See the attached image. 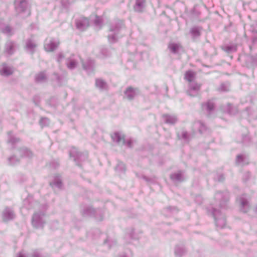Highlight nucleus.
<instances>
[{
	"label": "nucleus",
	"instance_id": "obj_1",
	"mask_svg": "<svg viewBox=\"0 0 257 257\" xmlns=\"http://www.w3.org/2000/svg\"><path fill=\"white\" fill-rule=\"evenodd\" d=\"M59 44L58 39L49 37L45 41L44 49L47 52H53L57 48Z\"/></svg>",
	"mask_w": 257,
	"mask_h": 257
},
{
	"label": "nucleus",
	"instance_id": "obj_2",
	"mask_svg": "<svg viewBox=\"0 0 257 257\" xmlns=\"http://www.w3.org/2000/svg\"><path fill=\"white\" fill-rule=\"evenodd\" d=\"M45 215L44 213H35L32 218V223L36 228H41L43 226L45 223Z\"/></svg>",
	"mask_w": 257,
	"mask_h": 257
},
{
	"label": "nucleus",
	"instance_id": "obj_3",
	"mask_svg": "<svg viewBox=\"0 0 257 257\" xmlns=\"http://www.w3.org/2000/svg\"><path fill=\"white\" fill-rule=\"evenodd\" d=\"M15 5L18 12H25L27 15L30 14L29 10L27 9V4L26 0H15Z\"/></svg>",
	"mask_w": 257,
	"mask_h": 257
},
{
	"label": "nucleus",
	"instance_id": "obj_4",
	"mask_svg": "<svg viewBox=\"0 0 257 257\" xmlns=\"http://www.w3.org/2000/svg\"><path fill=\"white\" fill-rule=\"evenodd\" d=\"M139 94V91L138 89L129 87L124 91V97L128 100H132Z\"/></svg>",
	"mask_w": 257,
	"mask_h": 257
},
{
	"label": "nucleus",
	"instance_id": "obj_5",
	"mask_svg": "<svg viewBox=\"0 0 257 257\" xmlns=\"http://www.w3.org/2000/svg\"><path fill=\"white\" fill-rule=\"evenodd\" d=\"M122 31V29L115 28L114 29L110 28L109 34L108 35V40L110 43H114L116 41V35Z\"/></svg>",
	"mask_w": 257,
	"mask_h": 257
},
{
	"label": "nucleus",
	"instance_id": "obj_6",
	"mask_svg": "<svg viewBox=\"0 0 257 257\" xmlns=\"http://www.w3.org/2000/svg\"><path fill=\"white\" fill-rule=\"evenodd\" d=\"M111 138L114 142H116L119 145H124L125 144L124 136L121 133H115L111 135Z\"/></svg>",
	"mask_w": 257,
	"mask_h": 257
},
{
	"label": "nucleus",
	"instance_id": "obj_7",
	"mask_svg": "<svg viewBox=\"0 0 257 257\" xmlns=\"http://www.w3.org/2000/svg\"><path fill=\"white\" fill-rule=\"evenodd\" d=\"M89 25V21L86 18H82L76 21V26L78 29L84 30Z\"/></svg>",
	"mask_w": 257,
	"mask_h": 257
},
{
	"label": "nucleus",
	"instance_id": "obj_8",
	"mask_svg": "<svg viewBox=\"0 0 257 257\" xmlns=\"http://www.w3.org/2000/svg\"><path fill=\"white\" fill-rule=\"evenodd\" d=\"M13 69L5 64L0 65V74L2 75L7 76L12 74Z\"/></svg>",
	"mask_w": 257,
	"mask_h": 257
},
{
	"label": "nucleus",
	"instance_id": "obj_9",
	"mask_svg": "<svg viewBox=\"0 0 257 257\" xmlns=\"http://www.w3.org/2000/svg\"><path fill=\"white\" fill-rule=\"evenodd\" d=\"M14 217L13 211L9 209L6 208L3 212V217L5 221L12 219Z\"/></svg>",
	"mask_w": 257,
	"mask_h": 257
},
{
	"label": "nucleus",
	"instance_id": "obj_10",
	"mask_svg": "<svg viewBox=\"0 0 257 257\" xmlns=\"http://www.w3.org/2000/svg\"><path fill=\"white\" fill-rule=\"evenodd\" d=\"M145 7V0H136V4L134 7L136 11L141 12L143 11Z\"/></svg>",
	"mask_w": 257,
	"mask_h": 257
},
{
	"label": "nucleus",
	"instance_id": "obj_11",
	"mask_svg": "<svg viewBox=\"0 0 257 257\" xmlns=\"http://www.w3.org/2000/svg\"><path fill=\"white\" fill-rule=\"evenodd\" d=\"M36 46L37 45L35 43V42L32 40H28L26 43V48L29 52L33 53L34 52Z\"/></svg>",
	"mask_w": 257,
	"mask_h": 257
},
{
	"label": "nucleus",
	"instance_id": "obj_12",
	"mask_svg": "<svg viewBox=\"0 0 257 257\" xmlns=\"http://www.w3.org/2000/svg\"><path fill=\"white\" fill-rule=\"evenodd\" d=\"M15 44L10 41L7 42L5 45V51L8 54H11L14 52Z\"/></svg>",
	"mask_w": 257,
	"mask_h": 257
},
{
	"label": "nucleus",
	"instance_id": "obj_13",
	"mask_svg": "<svg viewBox=\"0 0 257 257\" xmlns=\"http://www.w3.org/2000/svg\"><path fill=\"white\" fill-rule=\"evenodd\" d=\"M170 50L174 53H178L182 48V46L179 43H171L169 45Z\"/></svg>",
	"mask_w": 257,
	"mask_h": 257
},
{
	"label": "nucleus",
	"instance_id": "obj_14",
	"mask_svg": "<svg viewBox=\"0 0 257 257\" xmlns=\"http://www.w3.org/2000/svg\"><path fill=\"white\" fill-rule=\"evenodd\" d=\"M96 86L101 90H104L106 89L107 84L105 81L101 79H97L95 81Z\"/></svg>",
	"mask_w": 257,
	"mask_h": 257
},
{
	"label": "nucleus",
	"instance_id": "obj_15",
	"mask_svg": "<svg viewBox=\"0 0 257 257\" xmlns=\"http://www.w3.org/2000/svg\"><path fill=\"white\" fill-rule=\"evenodd\" d=\"M65 61H66V64L68 68L70 69H74L77 65V62L75 61V60H74V59H72V58L69 59L68 57H67L66 58Z\"/></svg>",
	"mask_w": 257,
	"mask_h": 257
},
{
	"label": "nucleus",
	"instance_id": "obj_16",
	"mask_svg": "<svg viewBox=\"0 0 257 257\" xmlns=\"http://www.w3.org/2000/svg\"><path fill=\"white\" fill-rule=\"evenodd\" d=\"M195 77V73L191 71H187L184 75V78L189 82H192Z\"/></svg>",
	"mask_w": 257,
	"mask_h": 257
},
{
	"label": "nucleus",
	"instance_id": "obj_17",
	"mask_svg": "<svg viewBox=\"0 0 257 257\" xmlns=\"http://www.w3.org/2000/svg\"><path fill=\"white\" fill-rule=\"evenodd\" d=\"M50 185L52 187H57L60 188L62 186V183L59 176H56L55 178V180L53 182H50Z\"/></svg>",
	"mask_w": 257,
	"mask_h": 257
},
{
	"label": "nucleus",
	"instance_id": "obj_18",
	"mask_svg": "<svg viewBox=\"0 0 257 257\" xmlns=\"http://www.w3.org/2000/svg\"><path fill=\"white\" fill-rule=\"evenodd\" d=\"M0 29L2 32L8 35L11 34V29L8 26H5L4 23L0 24Z\"/></svg>",
	"mask_w": 257,
	"mask_h": 257
},
{
	"label": "nucleus",
	"instance_id": "obj_19",
	"mask_svg": "<svg viewBox=\"0 0 257 257\" xmlns=\"http://www.w3.org/2000/svg\"><path fill=\"white\" fill-rule=\"evenodd\" d=\"M35 79L38 82H43L46 79V75L44 72H41L36 75Z\"/></svg>",
	"mask_w": 257,
	"mask_h": 257
},
{
	"label": "nucleus",
	"instance_id": "obj_20",
	"mask_svg": "<svg viewBox=\"0 0 257 257\" xmlns=\"http://www.w3.org/2000/svg\"><path fill=\"white\" fill-rule=\"evenodd\" d=\"M171 178L174 180L181 181L182 178V173L180 171L174 173L171 175Z\"/></svg>",
	"mask_w": 257,
	"mask_h": 257
},
{
	"label": "nucleus",
	"instance_id": "obj_21",
	"mask_svg": "<svg viewBox=\"0 0 257 257\" xmlns=\"http://www.w3.org/2000/svg\"><path fill=\"white\" fill-rule=\"evenodd\" d=\"M79 153L77 151V150L75 148H72L70 151V156L74 158V160L78 159L79 158Z\"/></svg>",
	"mask_w": 257,
	"mask_h": 257
},
{
	"label": "nucleus",
	"instance_id": "obj_22",
	"mask_svg": "<svg viewBox=\"0 0 257 257\" xmlns=\"http://www.w3.org/2000/svg\"><path fill=\"white\" fill-rule=\"evenodd\" d=\"M93 17L94 18V19H93V20L94 22L95 25L96 26H98L99 27H100L101 26V22H102L101 18L96 16H93ZM91 19H93V17H91Z\"/></svg>",
	"mask_w": 257,
	"mask_h": 257
},
{
	"label": "nucleus",
	"instance_id": "obj_23",
	"mask_svg": "<svg viewBox=\"0 0 257 257\" xmlns=\"http://www.w3.org/2000/svg\"><path fill=\"white\" fill-rule=\"evenodd\" d=\"M40 123L42 126H47L50 123V120L48 118H42L40 121Z\"/></svg>",
	"mask_w": 257,
	"mask_h": 257
},
{
	"label": "nucleus",
	"instance_id": "obj_24",
	"mask_svg": "<svg viewBox=\"0 0 257 257\" xmlns=\"http://www.w3.org/2000/svg\"><path fill=\"white\" fill-rule=\"evenodd\" d=\"M10 164L12 165L17 164L19 160L16 156H12L9 158Z\"/></svg>",
	"mask_w": 257,
	"mask_h": 257
},
{
	"label": "nucleus",
	"instance_id": "obj_25",
	"mask_svg": "<svg viewBox=\"0 0 257 257\" xmlns=\"http://www.w3.org/2000/svg\"><path fill=\"white\" fill-rule=\"evenodd\" d=\"M116 170H118V171H119V170L124 171V170H125L124 164L122 162L118 163L117 166L116 167Z\"/></svg>",
	"mask_w": 257,
	"mask_h": 257
},
{
	"label": "nucleus",
	"instance_id": "obj_26",
	"mask_svg": "<svg viewBox=\"0 0 257 257\" xmlns=\"http://www.w3.org/2000/svg\"><path fill=\"white\" fill-rule=\"evenodd\" d=\"M22 151L24 152L25 156L27 157H31L32 156V152L27 149H24L22 150Z\"/></svg>",
	"mask_w": 257,
	"mask_h": 257
},
{
	"label": "nucleus",
	"instance_id": "obj_27",
	"mask_svg": "<svg viewBox=\"0 0 257 257\" xmlns=\"http://www.w3.org/2000/svg\"><path fill=\"white\" fill-rule=\"evenodd\" d=\"M193 90H199L201 85L198 83H195L194 85L190 86Z\"/></svg>",
	"mask_w": 257,
	"mask_h": 257
},
{
	"label": "nucleus",
	"instance_id": "obj_28",
	"mask_svg": "<svg viewBox=\"0 0 257 257\" xmlns=\"http://www.w3.org/2000/svg\"><path fill=\"white\" fill-rule=\"evenodd\" d=\"M65 57H66V56H65L63 54H62V53H60V54H59L58 58V60H57L58 62L59 63H60V62H62V60H63L64 58H65Z\"/></svg>",
	"mask_w": 257,
	"mask_h": 257
},
{
	"label": "nucleus",
	"instance_id": "obj_29",
	"mask_svg": "<svg viewBox=\"0 0 257 257\" xmlns=\"http://www.w3.org/2000/svg\"><path fill=\"white\" fill-rule=\"evenodd\" d=\"M237 161L239 162V161H241L243 160V156L241 155H238L237 156Z\"/></svg>",
	"mask_w": 257,
	"mask_h": 257
},
{
	"label": "nucleus",
	"instance_id": "obj_30",
	"mask_svg": "<svg viewBox=\"0 0 257 257\" xmlns=\"http://www.w3.org/2000/svg\"><path fill=\"white\" fill-rule=\"evenodd\" d=\"M18 141V139H15V138H13V139H12L10 141L12 142V143H15V142L16 141Z\"/></svg>",
	"mask_w": 257,
	"mask_h": 257
},
{
	"label": "nucleus",
	"instance_id": "obj_31",
	"mask_svg": "<svg viewBox=\"0 0 257 257\" xmlns=\"http://www.w3.org/2000/svg\"><path fill=\"white\" fill-rule=\"evenodd\" d=\"M82 65H83V67L84 69H86L87 70L88 69V67L86 66L83 63V62H82Z\"/></svg>",
	"mask_w": 257,
	"mask_h": 257
},
{
	"label": "nucleus",
	"instance_id": "obj_32",
	"mask_svg": "<svg viewBox=\"0 0 257 257\" xmlns=\"http://www.w3.org/2000/svg\"><path fill=\"white\" fill-rule=\"evenodd\" d=\"M127 146L128 147H132V145H131V142L130 141H129L128 142H127Z\"/></svg>",
	"mask_w": 257,
	"mask_h": 257
},
{
	"label": "nucleus",
	"instance_id": "obj_33",
	"mask_svg": "<svg viewBox=\"0 0 257 257\" xmlns=\"http://www.w3.org/2000/svg\"><path fill=\"white\" fill-rule=\"evenodd\" d=\"M34 257H39V255H36L35 254V255H34Z\"/></svg>",
	"mask_w": 257,
	"mask_h": 257
}]
</instances>
